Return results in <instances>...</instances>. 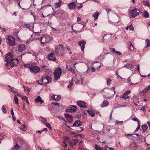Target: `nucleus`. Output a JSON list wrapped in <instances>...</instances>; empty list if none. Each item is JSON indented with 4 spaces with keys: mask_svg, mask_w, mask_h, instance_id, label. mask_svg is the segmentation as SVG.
<instances>
[{
    "mask_svg": "<svg viewBox=\"0 0 150 150\" xmlns=\"http://www.w3.org/2000/svg\"><path fill=\"white\" fill-rule=\"evenodd\" d=\"M2 111L5 114L7 112V110L5 108L4 105H3L2 106Z\"/></svg>",
    "mask_w": 150,
    "mask_h": 150,
    "instance_id": "de8ad7c7",
    "label": "nucleus"
},
{
    "mask_svg": "<svg viewBox=\"0 0 150 150\" xmlns=\"http://www.w3.org/2000/svg\"><path fill=\"white\" fill-rule=\"evenodd\" d=\"M63 50V46L61 45H59L56 48L55 51V53L56 54H58L62 52Z\"/></svg>",
    "mask_w": 150,
    "mask_h": 150,
    "instance_id": "f8f14e48",
    "label": "nucleus"
},
{
    "mask_svg": "<svg viewBox=\"0 0 150 150\" xmlns=\"http://www.w3.org/2000/svg\"><path fill=\"white\" fill-rule=\"evenodd\" d=\"M79 141L78 139H74L72 140L70 142V143L71 146H73L75 145L76 143H77Z\"/></svg>",
    "mask_w": 150,
    "mask_h": 150,
    "instance_id": "bb28decb",
    "label": "nucleus"
},
{
    "mask_svg": "<svg viewBox=\"0 0 150 150\" xmlns=\"http://www.w3.org/2000/svg\"><path fill=\"white\" fill-rule=\"evenodd\" d=\"M41 9H43L44 11L47 12L48 13H50L52 11H54L53 8L50 5L45 6L38 9L39 11H40Z\"/></svg>",
    "mask_w": 150,
    "mask_h": 150,
    "instance_id": "20e7f679",
    "label": "nucleus"
},
{
    "mask_svg": "<svg viewBox=\"0 0 150 150\" xmlns=\"http://www.w3.org/2000/svg\"><path fill=\"white\" fill-rule=\"evenodd\" d=\"M73 79H72L71 81H70V87H71V86H72L73 84Z\"/></svg>",
    "mask_w": 150,
    "mask_h": 150,
    "instance_id": "680f3d73",
    "label": "nucleus"
},
{
    "mask_svg": "<svg viewBox=\"0 0 150 150\" xmlns=\"http://www.w3.org/2000/svg\"><path fill=\"white\" fill-rule=\"evenodd\" d=\"M13 57V55L11 53L8 52L6 54L5 57V61L7 62L5 64L6 67H8L9 64V60L10 59H11Z\"/></svg>",
    "mask_w": 150,
    "mask_h": 150,
    "instance_id": "0eeeda50",
    "label": "nucleus"
},
{
    "mask_svg": "<svg viewBox=\"0 0 150 150\" xmlns=\"http://www.w3.org/2000/svg\"><path fill=\"white\" fill-rule=\"evenodd\" d=\"M40 71L39 67L36 65H34L33 64L30 69V71L32 73H38Z\"/></svg>",
    "mask_w": 150,
    "mask_h": 150,
    "instance_id": "6e6552de",
    "label": "nucleus"
},
{
    "mask_svg": "<svg viewBox=\"0 0 150 150\" xmlns=\"http://www.w3.org/2000/svg\"><path fill=\"white\" fill-rule=\"evenodd\" d=\"M18 49L19 52H21L22 51L25 50L26 46L25 45L23 44H19L18 45Z\"/></svg>",
    "mask_w": 150,
    "mask_h": 150,
    "instance_id": "4468645a",
    "label": "nucleus"
},
{
    "mask_svg": "<svg viewBox=\"0 0 150 150\" xmlns=\"http://www.w3.org/2000/svg\"><path fill=\"white\" fill-rule=\"evenodd\" d=\"M27 97L25 96H22L21 97V99L23 100H24L25 101L26 100H27Z\"/></svg>",
    "mask_w": 150,
    "mask_h": 150,
    "instance_id": "6e6d98bb",
    "label": "nucleus"
},
{
    "mask_svg": "<svg viewBox=\"0 0 150 150\" xmlns=\"http://www.w3.org/2000/svg\"><path fill=\"white\" fill-rule=\"evenodd\" d=\"M139 128H140V124H139V125H138L137 127V128H136V129L134 131V132H137V131L139 129Z\"/></svg>",
    "mask_w": 150,
    "mask_h": 150,
    "instance_id": "69168bd1",
    "label": "nucleus"
},
{
    "mask_svg": "<svg viewBox=\"0 0 150 150\" xmlns=\"http://www.w3.org/2000/svg\"><path fill=\"white\" fill-rule=\"evenodd\" d=\"M79 45L81 47V50H82L83 51L84 50L85 48V45L86 44V42L83 41H80L79 42Z\"/></svg>",
    "mask_w": 150,
    "mask_h": 150,
    "instance_id": "aec40b11",
    "label": "nucleus"
},
{
    "mask_svg": "<svg viewBox=\"0 0 150 150\" xmlns=\"http://www.w3.org/2000/svg\"><path fill=\"white\" fill-rule=\"evenodd\" d=\"M134 134H127L125 136L131 140H134Z\"/></svg>",
    "mask_w": 150,
    "mask_h": 150,
    "instance_id": "393cba45",
    "label": "nucleus"
},
{
    "mask_svg": "<svg viewBox=\"0 0 150 150\" xmlns=\"http://www.w3.org/2000/svg\"><path fill=\"white\" fill-rule=\"evenodd\" d=\"M110 50L112 52H113L115 55H120L122 54L121 52L116 50L114 48H110Z\"/></svg>",
    "mask_w": 150,
    "mask_h": 150,
    "instance_id": "a211bd4d",
    "label": "nucleus"
},
{
    "mask_svg": "<svg viewBox=\"0 0 150 150\" xmlns=\"http://www.w3.org/2000/svg\"><path fill=\"white\" fill-rule=\"evenodd\" d=\"M123 121H119L118 120H117L116 122H115V124H118L120 123H123Z\"/></svg>",
    "mask_w": 150,
    "mask_h": 150,
    "instance_id": "5fc2aeb1",
    "label": "nucleus"
},
{
    "mask_svg": "<svg viewBox=\"0 0 150 150\" xmlns=\"http://www.w3.org/2000/svg\"><path fill=\"white\" fill-rule=\"evenodd\" d=\"M115 88L114 87H112L111 89L107 88L102 90L101 92L103 96H106L110 95V92L111 91H113L114 93L112 94V95H113L115 94Z\"/></svg>",
    "mask_w": 150,
    "mask_h": 150,
    "instance_id": "f257e3e1",
    "label": "nucleus"
},
{
    "mask_svg": "<svg viewBox=\"0 0 150 150\" xmlns=\"http://www.w3.org/2000/svg\"><path fill=\"white\" fill-rule=\"evenodd\" d=\"M84 78H82L81 79L78 80L76 82V84H82L83 83V80Z\"/></svg>",
    "mask_w": 150,
    "mask_h": 150,
    "instance_id": "72a5a7b5",
    "label": "nucleus"
},
{
    "mask_svg": "<svg viewBox=\"0 0 150 150\" xmlns=\"http://www.w3.org/2000/svg\"><path fill=\"white\" fill-rule=\"evenodd\" d=\"M109 104V103L107 100H105L103 102V105H101L102 107H106Z\"/></svg>",
    "mask_w": 150,
    "mask_h": 150,
    "instance_id": "2f4dec72",
    "label": "nucleus"
},
{
    "mask_svg": "<svg viewBox=\"0 0 150 150\" xmlns=\"http://www.w3.org/2000/svg\"><path fill=\"white\" fill-rule=\"evenodd\" d=\"M143 3L145 6H146L147 7H149L150 6L149 3L148 1H143Z\"/></svg>",
    "mask_w": 150,
    "mask_h": 150,
    "instance_id": "58836bf2",
    "label": "nucleus"
},
{
    "mask_svg": "<svg viewBox=\"0 0 150 150\" xmlns=\"http://www.w3.org/2000/svg\"><path fill=\"white\" fill-rule=\"evenodd\" d=\"M57 118L60 120H64V119L63 117H61L60 115H58L57 116Z\"/></svg>",
    "mask_w": 150,
    "mask_h": 150,
    "instance_id": "e2e57ef3",
    "label": "nucleus"
},
{
    "mask_svg": "<svg viewBox=\"0 0 150 150\" xmlns=\"http://www.w3.org/2000/svg\"><path fill=\"white\" fill-rule=\"evenodd\" d=\"M88 113L91 117H93L95 116L94 111L91 110H87Z\"/></svg>",
    "mask_w": 150,
    "mask_h": 150,
    "instance_id": "b1692460",
    "label": "nucleus"
},
{
    "mask_svg": "<svg viewBox=\"0 0 150 150\" xmlns=\"http://www.w3.org/2000/svg\"><path fill=\"white\" fill-rule=\"evenodd\" d=\"M82 125V122L80 120H77L75 121L73 124V126L79 127Z\"/></svg>",
    "mask_w": 150,
    "mask_h": 150,
    "instance_id": "6ab92c4d",
    "label": "nucleus"
},
{
    "mask_svg": "<svg viewBox=\"0 0 150 150\" xmlns=\"http://www.w3.org/2000/svg\"><path fill=\"white\" fill-rule=\"evenodd\" d=\"M33 64L32 63H30V64H24V67L25 68H28L30 70V69L31 67H32V66Z\"/></svg>",
    "mask_w": 150,
    "mask_h": 150,
    "instance_id": "7c9ffc66",
    "label": "nucleus"
},
{
    "mask_svg": "<svg viewBox=\"0 0 150 150\" xmlns=\"http://www.w3.org/2000/svg\"><path fill=\"white\" fill-rule=\"evenodd\" d=\"M141 110L143 111L144 112H145L146 111V109L145 107L143 106L142 107L141 109Z\"/></svg>",
    "mask_w": 150,
    "mask_h": 150,
    "instance_id": "052dcab7",
    "label": "nucleus"
},
{
    "mask_svg": "<svg viewBox=\"0 0 150 150\" xmlns=\"http://www.w3.org/2000/svg\"><path fill=\"white\" fill-rule=\"evenodd\" d=\"M34 100L36 103H38L39 102H40L41 104H42L44 102V101L41 99L40 96H38L37 98Z\"/></svg>",
    "mask_w": 150,
    "mask_h": 150,
    "instance_id": "4be33fe9",
    "label": "nucleus"
},
{
    "mask_svg": "<svg viewBox=\"0 0 150 150\" xmlns=\"http://www.w3.org/2000/svg\"><path fill=\"white\" fill-rule=\"evenodd\" d=\"M129 98V97L125 93H124L123 94L122 96V98L124 100L126 99Z\"/></svg>",
    "mask_w": 150,
    "mask_h": 150,
    "instance_id": "ea45409f",
    "label": "nucleus"
},
{
    "mask_svg": "<svg viewBox=\"0 0 150 150\" xmlns=\"http://www.w3.org/2000/svg\"><path fill=\"white\" fill-rule=\"evenodd\" d=\"M146 46L145 47V48H146L150 46V41L148 39H146Z\"/></svg>",
    "mask_w": 150,
    "mask_h": 150,
    "instance_id": "f704fd0d",
    "label": "nucleus"
},
{
    "mask_svg": "<svg viewBox=\"0 0 150 150\" xmlns=\"http://www.w3.org/2000/svg\"><path fill=\"white\" fill-rule=\"evenodd\" d=\"M48 58L50 60L55 61L56 60V58L54 54L53 53H50L48 56Z\"/></svg>",
    "mask_w": 150,
    "mask_h": 150,
    "instance_id": "dca6fc26",
    "label": "nucleus"
},
{
    "mask_svg": "<svg viewBox=\"0 0 150 150\" xmlns=\"http://www.w3.org/2000/svg\"><path fill=\"white\" fill-rule=\"evenodd\" d=\"M24 26L26 28H28L30 30L31 29L30 28V24L29 23H26L24 25Z\"/></svg>",
    "mask_w": 150,
    "mask_h": 150,
    "instance_id": "e433bc0d",
    "label": "nucleus"
},
{
    "mask_svg": "<svg viewBox=\"0 0 150 150\" xmlns=\"http://www.w3.org/2000/svg\"><path fill=\"white\" fill-rule=\"evenodd\" d=\"M95 148L96 150H102V148L97 144H95Z\"/></svg>",
    "mask_w": 150,
    "mask_h": 150,
    "instance_id": "49530a36",
    "label": "nucleus"
},
{
    "mask_svg": "<svg viewBox=\"0 0 150 150\" xmlns=\"http://www.w3.org/2000/svg\"><path fill=\"white\" fill-rule=\"evenodd\" d=\"M43 85H45L48 83H50L52 81V79L48 76H45L42 79Z\"/></svg>",
    "mask_w": 150,
    "mask_h": 150,
    "instance_id": "9b49d317",
    "label": "nucleus"
},
{
    "mask_svg": "<svg viewBox=\"0 0 150 150\" xmlns=\"http://www.w3.org/2000/svg\"><path fill=\"white\" fill-rule=\"evenodd\" d=\"M14 148H16L17 149H19L20 147V146L17 144H16L15 146H14Z\"/></svg>",
    "mask_w": 150,
    "mask_h": 150,
    "instance_id": "13d9d810",
    "label": "nucleus"
},
{
    "mask_svg": "<svg viewBox=\"0 0 150 150\" xmlns=\"http://www.w3.org/2000/svg\"><path fill=\"white\" fill-rule=\"evenodd\" d=\"M62 1L61 0H59L58 2H56L54 4L55 7L56 8L59 7L61 5Z\"/></svg>",
    "mask_w": 150,
    "mask_h": 150,
    "instance_id": "cd10ccee",
    "label": "nucleus"
},
{
    "mask_svg": "<svg viewBox=\"0 0 150 150\" xmlns=\"http://www.w3.org/2000/svg\"><path fill=\"white\" fill-rule=\"evenodd\" d=\"M67 120L70 122H71L73 121V117L70 115L66 113L64 114Z\"/></svg>",
    "mask_w": 150,
    "mask_h": 150,
    "instance_id": "f3484780",
    "label": "nucleus"
},
{
    "mask_svg": "<svg viewBox=\"0 0 150 150\" xmlns=\"http://www.w3.org/2000/svg\"><path fill=\"white\" fill-rule=\"evenodd\" d=\"M76 6V4L74 2H72L68 5L69 8V10H74Z\"/></svg>",
    "mask_w": 150,
    "mask_h": 150,
    "instance_id": "2eb2a0df",
    "label": "nucleus"
},
{
    "mask_svg": "<svg viewBox=\"0 0 150 150\" xmlns=\"http://www.w3.org/2000/svg\"><path fill=\"white\" fill-rule=\"evenodd\" d=\"M38 83L40 85H43L42 79L41 80H39L38 81Z\"/></svg>",
    "mask_w": 150,
    "mask_h": 150,
    "instance_id": "bf43d9fd",
    "label": "nucleus"
},
{
    "mask_svg": "<svg viewBox=\"0 0 150 150\" xmlns=\"http://www.w3.org/2000/svg\"><path fill=\"white\" fill-rule=\"evenodd\" d=\"M124 67L127 68L129 69L132 67V65L131 64H127L125 65Z\"/></svg>",
    "mask_w": 150,
    "mask_h": 150,
    "instance_id": "a19ab883",
    "label": "nucleus"
},
{
    "mask_svg": "<svg viewBox=\"0 0 150 150\" xmlns=\"http://www.w3.org/2000/svg\"><path fill=\"white\" fill-rule=\"evenodd\" d=\"M72 30L75 33H79L80 31H76V30H74L73 29V26H72Z\"/></svg>",
    "mask_w": 150,
    "mask_h": 150,
    "instance_id": "864d4df0",
    "label": "nucleus"
},
{
    "mask_svg": "<svg viewBox=\"0 0 150 150\" xmlns=\"http://www.w3.org/2000/svg\"><path fill=\"white\" fill-rule=\"evenodd\" d=\"M129 146L131 148L135 149L137 147V145L135 142H133L130 144Z\"/></svg>",
    "mask_w": 150,
    "mask_h": 150,
    "instance_id": "a878e982",
    "label": "nucleus"
},
{
    "mask_svg": "<svg viewBox=\"0 0 150 150\" xmlns=\"http://www.w3.org/2000/svg\"><path fill=\"white\" fill-rule=\"evenodd\" d=\"M132 120L134 121L137 122L138 125L140 124V121L137 118H132Z\"/></svg>",
    "mask_w": 150,
    "mask_h": 150,
    "instance_id": "09e8293b",
    "label": "nucleus"
},
{
    "mask_svg": "<svg viewBox=\"0 0 150 150\" xmlns=\"http://www.w3.org/2000/svg\"><path fill=\"white\" fill-rule=\"evenodd\" d=\"M66 49L69 52V54H71V52H70V49L68 47H66Z\"/></svg>",
    "mask_w": 150,
    "mask_h": 150,
    "instance_id": "0e129e2a",
    "label": "nucleus"
},
{
    "mask_svg": "<svg viewBox=\"0 0 150 150\" xmlns=\"http://www.w3.org/2000/svg\"><path fill=\"white\" fill-rule=\"evenodd\" d=\"M107 83L108 85L110 84L111 82V79L109 78L107 79Z\"/></svg>",
    "mask_w": 150,
    "mask_h": 150,
    "instance_id": "3c124183",
    "label": "nucleus"
},
{
    "mask_svg": "<svg viewBox=\"0 0 150 150\" xmlns=\"http://www.w3.org/2000/svg\"><path fill=\"white\" fill-rule=\"evenodd\" d=\"M130 81H131V79H130L129 78H128V79H127V81L129 83V85H134V84H137V82L136 83H133L131 82H130Z\"/></svg>",
    "mask_w": 150,
    "mask_h": 150,
    "instance_id": "8fccbe9b",
    "label": "nucleus"
},
{
    "mask_svg": "<svg viewBox=\"0 0 150 150\" xmlns=\"http://www.w3.org/2000/svg\"><path fill=\"white\" fill-rule=\"evenodd\" d=\"M128 26L129 27V29L132 30H134V27L132 25H130L129 26Z\"/></svg>",
    "mask_w": 150,
    "mask_h": 150,
    "instance_id": "4d7b16f0",
    "label": "nucleus"
},
{
    "mask_svg": "<svg viewBox=\"0 0 150 150\" xmlns=\"http://www.w3.org/2000/svg\"><path fill=\"white\" fill-rule=\"evenodd\" d=\"M148 91L145 88L144 90L140 92V93L141 94H143L144 95V94L148 92Z\"/></svg>",
    "mask_w": 150,
    "mask_h": 150,
    "instance_id": "37998d69",
    "label": "nucleus"
},
{
    "mask_svg": "<svg viewBox=\"0 0 150 150\" xmlns=\"http://www.w3.org/2000/svg\"><path fill=\"white\" fill-rule=\"evenodd\" d=\"M14 100H15V103L16 104H17V105L18 104V98L16 96V94L15 95V96L14 97Z\"/></svg>",
    "mask_w": 150,
    "mask_h": 150,
    "instance_id": "a18cd8bd",
    "label": "nucleus"
},
{
    "mask_svg": "<svg viewBox=\"0 0 150 150\" xmlns=\"http://www.w3.org/2000/svg\"><path fill=\"white\" fill-rule=\"evenodd\" d=\"M62 73L61 68H58L56 69L54 73V79L56 80H58L60 78Z\"/></svg>",
    "mask_w": 150,
    "mask_h": 150,
    "instance_id": "39448f33",
    "label": "nucleus"
},
{
    "mask_svg": "<svg viewBox=\"0 0 150 150\" xmlns=\"http://www.w3.org/2000/svg\"><path fill=\"white\" fill-rule=\"evenodd\" d=\"M23 87L25 91H26L28 92H30V89L29 88L24 86H23Z\"/></svg>",
    "mask_w": 150,
    "mask_h": 150,
    "instance_id": "603ef678",
    "label": "nucleus"
},
{
    "mask_svg": "<svg viewBox=\"0 0 150 150\" xmlns=\"http://www.w3.org/2000/svg\"><path fill=\"white\" fill-rule=\"evenodd\" d=\"M45 125L47 127L49 128L50 130H51L52 129L51 125L49 123L47 122L45 123Z\"/></svg>",
    "mask_w": 150,
    "mask_h": 150,
    "instance_id": "79ce46f5",
    "label": "nucleus"
},
{
    "mask_svg": "<svg viewBox=\"0 0 150 150\" xmlns=\"http://www.w3.org/2000/svg\"><path fill=\"white\" fill-rule=\"evenodd\" d=\"M18 62V59H12L10 62V65L11 67L17 66Z\"/></svg>",
    "mask_w": 150,
    "mask_h": 150,
    "instance_id": "9d476101",
    "label": "nucleus"
},
{
    "mask_svg": "<svg viewBox=\"0 0 150 150\" xmlns=\"http://www.w3.org/2000/svg\"><path fill=\"white\" fill-rule=\"evenodd\" d=\"M140 10L135 9L131 10L129 12V14L131 15L130 17L133 18L139 15Z\"/></svg>",
    "mask_w": 150,
    "mask_h": 150,
    "instance_id": "423d86ee",
    "label": "nucleus"
},
{
    "mask_svg": "<svg viewBox=\"0 0 150 150\" xmlns=\"http://www.w3.org/2000/svg\"><path fill=\"white\" fill-rule=\"evenodd\" d=\"M69 70L72 73H74V70L72 68H70Z\"/></svg>",
    "mask_w": 150,
    "mask_h": 150,
    "instance_id": "774afa93",
    "label": "nucleus"
},
{
    "mask_svg": "<svg viewBox=\"0 0 150 150\" xmlns=\"http://www.w3.org/2000/svg\"><path fill=\"white\" fill-rule=\"evenodd\" d=\"M20 128L23 131H25L26 130L25 125L24 124L22 125Z\"/></svg>",
    "mask_w": 150,
    "mask_h": 150,
    "instance_id": "c9c22d12",
    "label": "nucleus"
},
{
    "mask_svg": "<svg viewBox=\"0 0 150 150\" xmlns=\"http://www.w3.org/2000/svg\"><path fill=\"white\" fill-rule=\"evenodd\" d=\"M7 44L10 46H13L15 45L14 38L12 36L8 35L6 38Z\"/></svg>",
    "mask_w": 150,
    "mask_h": 150,
    "instance_id": "7ed1b4c3",
    "label": "nucleus"
},
{
    "mask_svg": "<svg viewBox=\"0 0 150 150\" xmlns=\"http://www.w3.org/2000/svg\"><path fill=\"white\" fill-rule=\"evenodd\" d=\"M52 104L54 105L59 107H60L61 106H62V105H60L59 103L56 102H52Z\"/></svg>",
    "mask_w": 150,
    "mask_h": 150,
    "instance_id": "c03bdc74",
    "label": "nucleus"
},
{
    "mask_svg": "<svg viewBox=\"0 0 150 150\" xmlns=\"http://www.w3.org/2000/svg\"><path fill=\"white\" fill-rule=\"evenodd\" d=\"M143 16L146 18L149 17V14L148 12L146 11H145L143 13Z\"/></svg>",
    "mask_w": 150,
    "mask_h": 150,
    "instance_id": "4c0bfd02",
    "label": "nucleus"
},
{
    "mask_svg": "<svg viewBox=\"0 0 150 150\" xmlns=\"http://www.w3.org/2000/svg\"><path fill=\"white\" fill-rule=\"evenodd\" d=\"M142 130H143V132H146L148 128L147 125H142Z\"/></svg>",
    "mask_w": 150,
    "mask_h": 150,
    "instance_id": "473e14b6",
    "label": "nucleus"
},
{
    "mask_svg": "<svg viewBox=\"0 0 150 150\" xmlns=\"http://www.w3.org/2000/svg\"><path fill=\"white\" fill-rule=\"evenodd\" d=\"M61 98V96L59 95L55 96L54 95H53L52 97V100L54 99V100L57 101H59L60 99Z\"/></svg>",
    "mask_w": 150,
    "mask_h": 150,
    "instance_id": "412c9836",
    "label": "nucleus"
},
{
    "mask_svg": "<svg viewBox=\"0 0 150 150\" xmlns=\"http://www.w3.org/2000/svg\"><path fill=\"white\" fill-rule=\"evenodd\" d=\"M128 45L129 49L130 50L132 51H134V46L131 42H128Z\"/></svg>",
    "mask_w": 150,
    "mask_h": 150,
    "instance_id": "5701e85b",
    "label": "nucleus"
},
{
    "mask_svg": "<svg viewBox=\"0 0 150 150\" xmlns=\"http://www.w3.org/2000/svg\"><path fill=\"white\" fill-rule=\"evenodd\" d=\"M99 13L98 12H96L94 13L92 16L94 18L95 20H96L97 19L98 17L99 16Z\"/></svg>",
    "mask_w": 150,
    "mask_h": 150,
    "instance_id": "c756f323",
    "label": "nucleus"
},
{
    "mask_svg": "<svg viewBox=\"0 0 150 150\" xmlns=\"http://www.w3.org/2000/svg\"><path fill=\"white\" fill-rule=\"evenodd\" d=\"M65 139H64L63 140V143L62 144V145L65 148L67 147V145L66 144V140H69V138L68 137H65Z\"/></svg>",
    "mask_w": 150,
    "mask_h": 150,
    "instance_id": "c85d7f7f",
    "label": "nucleus"
},
{
    "mask_svg": "<svg viewBox=\"0 0 150 150\" xmlns=\"http://www.w3.org/2000/svg\"><path fill=\"white\" fill-rule=\"evenodd\" d=\"M77 104L80 107L83 108H86L87 106V103L86 102L81 100L78 101Z\"/></svg>",
    "mask_w": 150,
    "mask_h": 150,
    "instance_id": "1a4fd4ad",
    "label": "nucleus"
},
{
    "mask_svg": "<svg viewBox=\"0 0 150 150\" xmlns=\"http://www.w3.org/2000/svg\"><path fill=\"white\" fill-rule=\"evenodd\" d=\"M76 107L74 105L70 106L67 109L66 111L67 112H74L76 111Z\"/></svg>",
    "mask_w": 150,
    "mask_h": 150,
    "instance_id": "ddd939ff",
    "label": "nucleus"
},
{
    "mask_svg": "<svg viewBox=\"0 0 150 150\" xmlns=\"http://www.w3.org/2000/svg\"><path fill=\"white\" fill-rule=\"evenodd\" d=\"M52 38L47 35H44L41 37L40 39L41 43L44 44L52 40Z\"/></svg>",
    "mask_w": 150,
    "mask_h": 150,
    "instance_id": "f03ea898",
    "label": "nucleus"
},
{
    "mask_svg": "<svg viewBox=\"0 0 150 150\" xmlns=\"http://www.w3.org/2000/svg\"><path fill=\"white\" fill-rule=\"evenodd\" d=\"M131 92L130 90H128L126 91L124 93H125L127 95L129 94Z\"/></svg>",
    "mask_w": 150,
    "mask_h": 150,
    "instance_id": "338daca9",
    "label": "nucleus"
}]
</instances>
